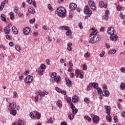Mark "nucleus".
<instances>
[{"instance_id":"1","label":"nucleus","mask_w":125,"mask_h":125,"mask_svg":"<svg viewBox=\"0 0 125 125\" xmlns=\"http://www.w3.org/2000/svg\"><path fill=\"white\" fill-rule=\"evenodd\" d=\"M57 12L58 13V16L60 17L64 18L66 16V9L63 7H60L57 8Z\"/></svg>"},{"instance_id":"2","label":"nucleus","mask_w":125,"mask_h":125,"mask_svg":"<svg viewBox=\"0 0 125 125\" xmlns=\"http://www.w3.org/2000/svg\"><path fill=\"white\" fill-rule=\"evenodd\" d=\"M16 108V103L13 102L8 104V110L9 111H12Z\"/></svg>"},{"instance_id":"3","label":"nucleus","mask_w":125,"mask_h":125,"mask_svg":"<svg viewBox=\"0 0 125 125\" xmlns=\"http://www.w3.org/2000/svg\"><path fill=\"white\" fill-rule=\"evenodd\" d=\"M88 4L92 10H93L94 11H96V6L95 5V2H94V1L91 0H89L88 1Z\"/></svg>"},{"instance_id":"4","label":"nucleus","mask_w":125,"mask_h":125,"mask_svg":"<svg viewBox=\"0 0 125 125\" xmlns=\"http://www.w3.org/2000/svg\"><path fill=\"white\" fill-rule=\"evenodd\" d=\"M84 14L87 15V16H85L84 19H88V18L91 16V14H92V11L88 9H84Z\"/></svg>"},{"instance_id":"5","label":"nucleus","mask_w":125,"mask_h":125,"mask_svg":"<svg viewBox=\"0 0 125 125\" xmlns=\"http://www.w3.org/2000/svg\"><path fill=\"white\" fill-rule=\"evenodd\" d=\"M34 80V78L33 76L31 75H28L26 79H24V82L25 83H32Z\"/></svg>"},{"instance_id":"6","label":"nucleus","mask_w":125,"mask_h":125,"mask_svg":"<svg viewBox=\"0 0 125 125\" xmlns=\"http://www.w3.org/2000/svg\"><path fill=\"white\" fill-rule=\"evenodd\" d=\"M110 14V12L109 10H106L105 12V15L102 16V19L105 20V21H108L109 19V15Z\"/></svg>"},{"instance_id":"7","label":"nucleus","mask_w":125,"mask_h":125,"mask_svg":"<svg viewBox=\"0 0 125 125\" xmlns=\"http://www.w3.org/2000/svg\"><path fill=\"white\" fill-rule=\"evenodd\" d=\"M10 27H11L10 25H8L7 26L5 27L4 32L5 35H8L10 32Z\"/></svg>"},{"instance_id":"8","label":"nucleus","mask_w":125,"mask_h":125,"mask_svg":"<svg viewBox=\"0 0 125 125\" xmlns=\"http://www.w3.org/2000/svg\"><path fill=\"white\" fill-rule=\"evenodd\" d=\"M69 8L70 10H76V8H77V4L75 3H70Z\"/></svg>"},{"instance_id":"9","label":"nucleus","mask_w":125,"mask_h":125,"mask_svg":"<svg viewBox=\"0 0 125 125\" xmlns=\"http://www.w3.org/2000/svg\"><path fill=\"white\" fill-rule=\"evenodd\" d=\"M104 109L105 110V113L107 115H111V107L108 105H104Z\"/></svg>"},{"instance_id":"10","label":"nucleus","mask_w":125,"mask_h":125,"mask_svg":"<svg viewBox=\"0 0 125 125\" xmlns=\"http://www.w3.org/2000/svg\"><path fill=\"white\" fill-rule=\"evenodd\" d=\"M107 33L109 35H114L115 34V29L113 27H109L107 29Z\"/></svg>"},{"instance_id":"11","label":"nucleus","mask_w":125,"mask_h":125,"mask_svg":"<svg viewBox=\"0 0 125 125\" xmlns=\"http://www.w3.org/2000/svg\"><path fill=\"white\" fill-rule=\"evenodd\" d=\"M99 6L101 8H107V3H104L103 1H100L99 2Z\"/></svg>"},{"instance_id":"12","label":"nucleus","mask_w":125,"mask_h":125,"mask_svg":"<svg viewBox=\"0 0 125 125\" xmlns=\"http://www.w3.org/2000/svg\"><path fill=\"white\" fill-rule=\"evenodd\" d=\"M93 122H94L95 124H98V123H99V117L97 115H95L93 118Z\"/></svg>"},{"instance_id":"13","label":"nucleus","mask_w":125,"mask_h":125,"mask_svg":"<svg viewBox=\"0 0 125 125\" xmlns=\"http://www.w3.org/2000/svg\"><path fill=\"white\" fill-rule=\"evenodd\" d=\"M30 28L29 27H25V28L23 30V33L24 35H26V36L29 35V33H30Z\"/></svg>"},{"instance_id":"14","label":"nucleus","mask_w":125,"mask_h":125,"mask_svg":"<svg viewBox=\"0 0 125 125\" xmlns=\"http://www.w3.org/2000/svg\"><path fill=\"white\" fill-rule=\"evenodd\" d=\"M65 82L68 87H71V86H72V81H71L70 79H68V78L65 79Z\"/></svg>"},{"instance_id":"15","label":"nucleus","mask_w":125,"mask_h":125,"mask_svg":"<svg viewBox=\"0 0 125 125\" xmlns=\"http://www.w3.org/2000/svg\"><path fill=\"white\" fill-rule=\"evenodd\" d=\"M110 39L112 42H116L117 40H118V37H117V35H114V34H111L110 35Z\"/></svg>"},{"instance_id":"16","label":"nucleus","mask_w":125,"mask_h":125,"mask_svg":"<svg viewBox=\"0 0 125 125\" xmlns=\"http://www.w3.org/2000/svg\"><path fill=\"white\" fill-rule=\"evenodd\" d=\"M72 101L73 103H76V102H78L79 101V97L77 95H74L72 98Z\"/></svg>"},{"instance_id":"17","label":"nucleus","mask_w":125,"mask_h":125,"mask_svg":"<svg viewBox=\"0 0 125 125\" xmlns=\"http://www.w3.org/2000/svg\"><path fill=\"white\" fill-rule=\"evenodd\" d=\"M95 38H96V36H93L89 40L90 43H95V42H97V40H95Z\"/></svg>"},{"instance_id":"18","label":"nucleus","mask_w":125,"mask_h":125,"mask_svg":"<svg viewBox=\"0 0 125 125\" xmlns=\"http://www.w3.org/2000/svg\"><path fill=\"white\" fill-rule=\"evenodd\" d=\"M72 45H73V43L72 42H68L67 44V49L68 51H72Z\"/></svg>"},{"instance_id":"19","label":"nucleus","mask_w":125,"mask_h":125,"mask_svg":"<svg viewBox=\"0 0 125 125\" xmlns=\"http://www.w3.org/2000/svg\"><path fill=\"white\" fill-rule=\"evenodd\" d=\"M60 29L62 30V31H67L70 30V27L69 26H62L60 27Z\"/></svg>"},{"instance_id":"20","label":"nucleus","mask_w":125,"mask_h":125,"mask_svg":"<svg viewBox=\"0 0 125 125\" xmlns=\"http://www.w3.org/2000/svg\"><path fill=\"white\" fill-rule=\"evenodd\" d=\"M90 85H92V87H94V88H95L96 89H97L98 88V83H89Z\"/></svg>"},{"instance_id":"21","label":"nucleus","mask_w":125,"mask_h":125,"mask_svg":"<svg viewBox=\"0 0 125 125\" xmlns=\"http://www.w3.org/2000/svg\"><path fill=\"white\" fill-rule=\"evenodd\" d=\"M110 93H109V91L107 90H104L103 91V95L104 96H109Z\"/></svg>"},{"instance_id":"22","label":"nucleus","mask_w":125,"mask_h":125,"mask_svg":"<svg viewBox=\"0 0 125 125\" xmlns=\"http://www.w3.org/2000/svg\"><path fill=\"white\" fill-rule=\"evenodd\" d=\"M12 32L14 35H17L18 34V30H17V28H16V27H12Z\"/></svg>"},{"instance_id":"23","label":"nucleus","mask_w":125,"mask_h":125,"mask_svg":"<svg viewBox=\"0 0 125 125\" xmlns=\"http://www.w3.org/2000/svg\"><path fill=\"white\" fill-rule=\"evenodd\" d=\"M54 81L56 83H59V82L61 81V77H60V76H58L57 77H56V78L54 79Z\"/></svg>"},{"instance_id":"24","label":"nucleus","mask_w":125,"mask_h":125,"mask_svg":"<svg viewBox=\"0 0 125 125\" xmlns=\"http://www.w3.org/2000/svg\"><path fill=\"white\" fill-rule=\"evenodd\" d=\"M35 8L33 7H30V8L28 9V12L32 14H34L35 13Z\"/></svg>"},{"instance_id":"25","label":"nucleus","mask_w":125,"mask_h":125,"mask_svg":"<svg viewBox=\"0 0 125 125\" xmlns=\"http://www.w3.org/2000/svg\"><path fill=\"white\" fill-rule=\"evenodd\" d=\"M0 19L3 22H6V19L5 18V15L2 14L0 16Z\"/></svg>"},{"instance_id":"26","label":"nucleus","mask_w":125,"mask_h":125,"mask_svg":"<svg viewBox=\"0 0 125 125\" xmlns=\"http://www.w3.org/2000/svg\"><path fill=\"white\" fill-rule=\"evenodd\" d=\"M74 118H75V114H73V113L68 115V119L70 121H73V120H74Z\"/></svg>"},{"instance_id":"27","label":"nucleus","mask_w":125,"mask_h":125,"mask_svg":"<svg viewBox=\"0 0 125 125\" xmlns=\"http://www.w3.org/2000/svg\"><path fill=\"white\" fill-rule=\"evenodd\" d=\"M5 4V2L4 1L1 2V5L0 6V11H2V9H3V7H4V5Z\"/></svg>"},{"instance_id":"28","label":"nucleus","mask_w":125,"mask_h":125,"mask_svg":"<svg viewBox=\"0 0 125 125\" xmlns=\"http://www.w3.org/2000/svg\"><path fill=\"white\" fill-rule=\"evenodd\" d=\"M10 114L12 115V116H16V114H17V111L16 110H10Z\"/></svg>"},{"instance_id":"29","label":"nucleus","mask_w":125,"mask_h":125,"mask_svg":"<svg viewBox=\"0 0 125 125\" xmlns=\"http://www.w3.org/2000/svg\"><path fill=\"white\" fill-rule=\"evenodd\" d=\"M48 94V93L46 92V91H43L42 93H41L40 94L41 97H44L45 95H47Z\"/></svg>"},{"instance_id":"30","label":"nucleus","mask_w":125,"mask_h":125,"mask_svg":"<svg viewBox=\"0 0 125 125\" xmlns=\"http://www.w3.org/2000/svg\"><path fill=\"white\" fill-rule=\"evenodd\" d=\"M106 119L108 123H111V122H112V117L111 116H110V115L108 114V116H106Z\"/></svg>"},{"instance_id":"31","label":"nucleus","mask_w":125,"mask_h":125,"mask_svg":"<svg viewBox=\"0 0 125 125\" xmlns=\"http://www.w3.org/2000/svg\"><path fill=\"white\" fill-rule=\"evenodd\" d=\"M116 51V49H112L108 51V54H115Z\"/></svg>"},{"instance_id":"32","label":"nucleus","mask_w":125,"mask_h":125,"mask_svg":"<svg viewBox=\"0 0 125 125\" xmlns=\"http://www.w3.org/2000/svg\"><path fill=\"white\" fill-rule=\"evenodd\" d=\"M9 15L11 20H13V19H14V13L12 12H10L9 13Z\"/></svg>"},{"instance_id":"33","label":"nucleus","mask_w":125,"mask_h":125,"mask_svg":"<svg viewBox=\"0 0 125 125\" xmlns=\"http://www.w3.org/2000/svg\"><path fill=\"white\" fill-rule=\"evenodd\" d=\"M97 34H98V31L97 30H95V31L93 32L92 33H91L89 36L91 37L92 36H96V35H97Z\"/></svg>"},{"instance_id":"34","label":"nucleus","mask_w":125,"mask_h":125,"mask_svg":"<svg viewBox=\"0 0 125 125\" xmlns=\"http://www.w3.org/2000/svg\"><path fill=\"white\" fill-rule=\"evenodd\" d=\"M35 114L36 115L37 120H40V119H41V113L36 111V112H35Z\"/></svg>"},{"instance_id":"35","label":"nucleus","mask_w":125,"mask_h":125,"mask_svg":"<svg viewBox=\"0 0 125 125\" xmlns=\"http://www.w3.org/2000/svg\"><path fill=\"white\" fill-rule=\"evenodd\" d=\"M84 119L85 120H87V121H88V122L89 123H90V122H91V118L90 117H89V116H85L84 117Z\"/></svg>"},{"instance_id":"36","label":"nucleus","mask_w":125,"mask_h":125,"mask_svg":"<svg viewBox=\"0 0 125 125\" xmlns=\"http://www.w3.org/2000/svg\"><path fill=\"white\" fill-rule=\"evenodd\" d=\"M18 125H24V121H23L21 120H19L18 121Z\"/></svg>"},{"instance_id":"37","label":"nucleus","mask_w":125,"mask_h":125,"mask_svg":"<svg viewBox=\"0 0 125 125\" xmlns=\"http://www.w3.org/2000/svg\"><path fill=\"white\" fill-rule=\"evenodd\" d=\"M125 84L124 83H121L120 85V88L122 89V90H125Z\"/></svg>"},{"instance_id":"38","label":"nucleus","mask_w":125,"mask_h":125,"mask_svg":"<svg viewBox=\"0 0 125 125\" xmlns=\"http://www.w3.org/2000/svg\"><path fill=\"white\" fill-rule=\"evenodd\" d=\"M97 91H98V93L99 94V95H101L102 93V89H101V88H97Z\"/></svg>"},{"instance_id":"39","label":"nucleus","mask_w":125,"mask_h":125,"mask_svg":"<svg viewBox=\"0 0 125 125\" xmlns=\"http://www.w3.org/2000/svg\"><path fill=\"white\" fill-rule=\"evenodd\" d=\"M44 71L42 70V69H39V71H38V74L39 75H43Z\"/></svg>"},{"instance_id":"40","label":"nucleus","mask_w":125,"mask_h":125,"mask_svg":"<svg viewBox=\"0 0 125 125\" xmlns=\"http://www.w3.org/2000/svg\"><path fill=\"white\" fill-rule=\"evenodd\" d=\"M41 69L42 70H44L45 69H46V65H45V64H44L43 63H42L41 66H40Z\"/></svg>"},{"instance_id":"41","label":"nucleus","mask_w":125,"mask_h":125,"mask_svg":"<svg viewBox=\"0 0 125 125\" xmlns=\"http://www.w3.org/2000/svg\"><path fill=\"white\" fill-rule=\"evenodd\" d=\"M57 75V74L56 73V72H53V73H52L51 77L52 78H55Z\"/></svg>"},{"instance_id":"42","label":"nucleus","mask_w":125,"mask_h":125,"mask_svg":"<svg viewBox=\"0 0 125 125\" xmlns=\"http://www.w3.org/2000/svg\"><path fill=\"white\" fill-rule=\"evenodd\" d=\"M84 101L85 103H86L87 104H88L90 102L89 99L88 98H85L84 99Z\"/></svg>"},{"instance_id":"43","label":"nucleus","mask_w":125,"mask_h":125,"mask_svg":"<svg viewBox=\"0 0 125 125\" xmlns=\"http://www.w3.org/2000/svg\"><path fill=\"white\" fill-rule=\"evenodd\" d=\"M72 112L73 113V115H76V114L78 113V109L75 108V109H74L72 110Z\"/></svg>"},{"instance_id":"44","label":"nucleus","mask_w":125,"mask_h":125,"mask_svg":"<svg viewBox=\"0 0 125 125\" xmlns=\"http://www.w3.org/2000/svg\"><path fill=\"white\" fill-rule=\"evenodd\" d=\"M14 12H15V13H16V14H17V13H18V12H19V11L18 10V8H17V7H14Z\"/></svg>"},{"instance_id":"45","label":"nucleus","mask_w":125,"mask_h":125,"mask_svg":"<svg viewBox=\"0 0 125 125\" xmlns=\"http://www.w3.org/2000/svg\"><path fill=\"white\" fill-rule=\"evenodd\" d=\"M83 71H86V70H87V66L85 64H83Z\"/></svg>"},{"instance_id":"46","label":"nucleus","mask_w":125,"mask_h":125,"mask_svg":"<svg viewBox=\"0 0 125 125\" xmlns=\"http://www.w3.org/2000/svg\"><path fill=\"white\" fill-rule=\"evenodd\" d=\"M72 32L70 31V30H67V32L65 33V35L66 36H71Z\"/></svg>"},{"instance_id":"47","label":"nucleus","mask_w":125,"mask_h":125,"mask_svg":"<svg viewBox=\"0 0 125 125\" xmlns=\"http://www.w3.org/2000/svg\"><path fill=\"white\" fill-rule=\"evenodd\" d=\"M70 109H72V110H74V109H75V105H74V104H73V103H71L70 104Z\"/></svg>"},{"instance_id":"48","label":"nucleus","mask_w":125,"mask_h":125,"mask_svg":"<svg viewBox=\"0 0 125 125\" xmlns=\"http://www.w3.org/2000/svg\"><path fill=\"white\" fill-rule=\"evenodd\" d=\"M53 123V119L51 118L47 122V124H52Z\"/></svg>"},{"instance_id":"49","label":"nucleus","mask_w":125,"mask_h":125,"mask_svg":"<svg viewBox=\"0 0 125 125\" xmlns=\"http://www.w3.org/2000/svg\"><path fill=\"white\" fill-rule=\"evenodd\" d=\"M15 49H16L17 50V51H20V50H21V49H20V47H19L18 45H16L15 46Z\"/></svg>"},{"instance_id":"50","label":"nucleus","mask_w":125,"mask_h":125,"mask_svg":"<svg viewBox=\"0 0 125 125\" xmlns=\"http://www.w3.org/2000/svg\"><path fill=\"white\" fill-rule=\"evenodd\" d=\"M55 90H56V91H57V92H59V93H60V92H61V89L59 88L58 87H55Z\"/></svg>"},{"instance_id":"51","label":"nucleus","mask_w":125,"mask_h":125,"mask_svg":"<svg viewBox=\"0 0 125 125\" xmlns=\"http://www.w3.org/2000/svg\"><path fill=\"white\" fill-rule=\"evenodd\" d=\"M35 21H36V19L35 18H34L33 19V20H29V22L31 24H34L35 23Z\"/></svg>"},{"instance_id":"52","label":"nucleus","mask_w":125,"mask_h":125,"mask_svg":"<svg viewBox=\"0 0 125 125\" xmlns=\"http://www.w3.org/2000/svg\"><path fill=\"white\" fill-rule=\"evenodd\" d=\"M57 106H58L59 108H62V104L59 102H57Z\"/></svg>"},{"instance_id":"53","label":"nucleus","mask_w":125,"mask_h":125,"mask_svg":"<svg viewBox=\"0 0 125 125\" xmlns=\"http://www.w3.org/2000/svg\"><path fill=\"white\" fill-rule=\"evenodd\" d=\"M30 118L34 119L35 118V114L33 112H31L29 114Z\"/></svg>"},{"instance_id":"54","label":"nucleus","mask_w":125,"mask_h":125,"mask_svg":"<svg viewBox=\"0 0 125 125\" xmlns=\"http://www.w3.org/2000/svg\"><path fill=\"white\" fill-rule=\"evenodd\" d=\"M114 121L115 123H118L119 122V120H118V117L117 116L114 117Z\"/></svg>"},{"instance_id":"55","label":"nucleus","mask_w":125,"mask_h":125,"mask_svg":"<svg viewBox=\"0 0 125 125\" xmlns=\"http://www.w3.org/2000/svg\"><path fill=\"white\" fill-rule=\"evenodd\" d=\"M104 55H105V52L104 51L102 52L100 54V57H103Z\"/></svg>"},{"instance_id":"56","label":"nucleus","mask_w":125,"mask_h":125,"mask_svg":"<svg viewBox=\"0 0 125 125\" xmlns=\"http://www.w3.org/2000/svg\"><path fill=\"white\" fill-rule=\"evenodd\" d=\"M79 26L80 29H83V23L82 22H79Z\"/></svg>"},{"instance_id":"57","label":"nucleus","mask_w":125,"mask_h":125,"mask_svg":"<svg viewBox=\"0 0 125 125\" xmlns=\"http://www.w3.org/2000/svg\"><path fill=\"white\" fill-rule=\"evenodd\" d=\"M89 55H90V53H89V52H87L84 54L85 57H88L89 56Z\"/></svg>"},{"instance_id":"58","label":"nucleus","mask_w":125,"mask_h":125,"mask_svg":"<svg viewBox=\"0 0 125 125\" xmlns=\"http://www.w3.org/2000/svg\"><path fill=\"white\" fill-rule=\"evenodd\" d=\"M48 9H49V10H52V6H51V5L50 4H49L48 5Z\"/></svg>"},{"instance_id":"59","label":"nucleus","mask_w":125,"mask_h":125,"mask_svg":"<svg viewBox=\"0 0 125 125\" xmlns=\"http://www.w3.org/2000/svg\"><path fill=\"white\" fill-rule=\"evenodd\" d=\"M66 100H67L68 103H70V104H71V103H72V102H71V98H70V97L67 98L66 99Z\"/></svg>"},{"instance_id":"60","label":"nucleus","mask_w":125,"mask_h":125,"mask_svg":"<svg viewBox=\"0 0 125 125\" xmlns=\"http://www.w3.org/2000/svg\"><path fill=\"white\" fill-rule=\"evenodd\" d=\"M117 10H118V11H121V10H122V7H121L120 5H118L117 7Z\"/></svg>"},{"instance_id":"61","label":"nucleus","mask_w":125,"mask_h":125,"mask_svg":"<svg viewBox=\"0 0 125 125\" xmlns=\"http://www.w3.org/2000/svg\"><path fill=\"white\" fill-rule=\"evenodd\" d=\"M13 94H14V98H16V96H17L18 95L17 92H16V91H14L13 92Z\"/></svg>"},{"instance_id":"62","label":"nucleus","mask_w":125,"mask_h":125,"mask_svg":"<svg viewBox=\"0 0 125 125\" xmlns=\"http://www.w3.org/2000/svg\"><path fill=\"white\" fill-rule=\"evenodd\" d=\"M80 70H79V69H76V70H75V74H76V75H79V74H80Z\"/></svg>"},{"instance_id":"63","label":"nucleus","mask_w":125,"mask_h":125,"mask_svg":"<svg viewBox=\"0 0 125 125\" xmlns=\"http://www.w3.org/2000/svg\"><path fill=\"white\" fill-rule=\"evenodd\" d=\"M19 17H21V18H22V17H23V14L22 13H19L18 14Z\"/></svg>"},{"instance_id":"64","label":"nucleus","mask_w":125,"mask_h":125,"mask_svg":"<svg viewBox=\"0 0 125 125\" xmlns=\"http://www.w3.org/2000/svg\"><path fill=\"white\" fill-rule=\"evenodd\" d=\"M61 125H67V123L64 122H62L61 123Z\"/></svg>"}]
</instances>
